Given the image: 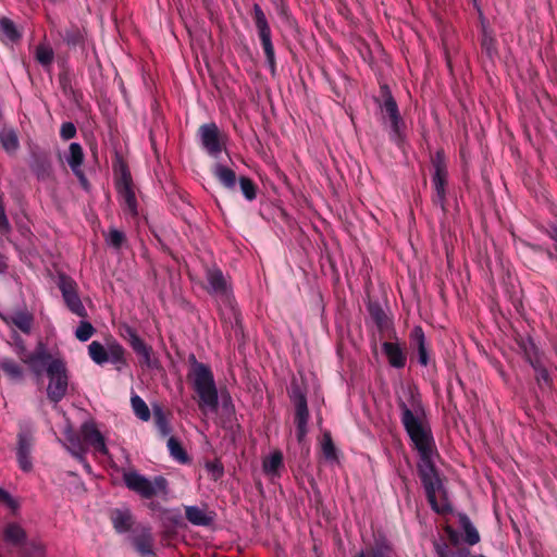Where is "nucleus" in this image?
<instances>
[{
	"instance_id": "4c0bfd02",
	"label": "nucleus",
	"mask_w": 557,
	"mask_h": 557,
	"mask_svg": "<svg viewBox=\"0 0 557 557\" xmlns=\"http://www.w3.org/2000/svg\"><path fill=\"white\" fill-rule=\"evenodd\" d=\"M2 371L13 383H22L24 380L23 368L13 360H2Z\"/></svg>"
},
{
	"instance_id": "a211bd4d",
	"label": "nucleus",
	"mask_w": 557,
	"mask_h": 557,
	"mask_svg": "<svg viewBox=\"0 0 557 557\" xmlns=\"http://www.w3.org/2000/svg\"><path fill=\"white\" fill-rule=\"evenodd\" d=\"M119 190L123 200L124 212L129 214L132 218H136L138 215L137 200L132 188L131 175L126 170L122 173V180L119 183Z\"/></svg>"
},
{
	"instance_id": "680f3d73",
	"label": "nucleus",
	"mask_w": 557,
	"mask_h": 557,
	"mask_svg": "<svg viewBox=\"0 0 557 557\" xmlns=\"http://www.w3.org/2000/svg\"><path fill=\"white\" fill-rule=\"evenodd\" d=\"M323 76L325 78V81L327 82L332 92L336 96V97H341V90L339 88L337 87V85L334 83V81L331 78V76L324 71L323 72Z\"/></svg>"
},
{
	"instance_id": "0e129e2a",
	"label": "nucleus",
	"mask_w": 557,
	"mask_h": 557,
	"mask_svg": "<svg viewBox=\"0 0 557 557\" xmlns=\"http://www.w3.org/2000/svg\"><path fill=\"white\" fill-rule=\"evenodd\" d=\"M169 517L168 519L173 522L174 524H178L181 522V515L178 512L168 511Z\"/></svg>"
},
{
	"instance_id": "6e6d98bb",
	"label": "nucleus",
	"mask_w": 557,
	"mask_h": 557,
	"mask_svg": "<svg viewBox=\"0 0 557 557\" xmlns=\"http://www.w3.org/2000/svg\"><path fill=\"white\" fill-rule=\"evenodd\" d=\"M543 234L549 237L554 242V253H557V225L554 223L548 224L545 227L540 228Z\"/></svg>"
},
{
	"instance_id": "393cba45",
	"label": "nucleus",
	"mask_w": 557,
	"mask_h": 557,
	"mask_svg": "<svg viewBox=\"0 0 557 557\" xmlns=\"http://www.w3.org/2000/svg\"><path fill=\"white\" fill-rule=\"evenodd\" d=\"M66 161L73 173L82 181V183H85L86 178L81 169L84 162V151L78 143L70 144Z\"/></svg>"
},
{
	"instance_id": "c9c22d12",
	"label": "nucleus",
	"mask_w": 557,
	"mask_h": 557,
	"mask_svg": "<svg viewBox=\"0 0 557 557\" xmlns=\"http://www.w3.org/2000/svg\"><path fill=\"white\" fill-rule=\"evenodd\" d=\"M434 549L437 557H469L470 550L466 547H451L446 542H435Z\"/></svg>"
},
{
	"instance_id": "c85d7f7f",
	"label": "nucleus",
	"mask_w": 557,
	"mask_h": 557,
	"mask_svg": "<svg viewBox=\"0 0 557 557\" xmlns=\"http://www.w3.org/2000/svg\"><path fill=\"white\" fill-rule=\"evenodd\" d=\"M152 416L154 426L158 431L159 436L162 438H165L168 436L170 437V434L172 433V428L169 419L170 413L166 412L161 405L154 404L152 406Z\"/></svg>"
},
{
	"instance_id": "864d4df0",
	"label": "nucleus",
	"mask_w": 557,
	"mask_h": 557,
	"mask_svg": "<svg viewBox=\"0 0 557 557\" xmlns=\"http://www.w3.org/2000/svg\"><path fill=\"white\" fill-rule=\"evenodd\" d=\"M76 126L72 122H64L60 128V137L63 140H70L76 136Z\"/></svg>"
},
{
	"instance_id": "72a5a7b5",
	"label": "nucleus",
	"mask_w": 557,
	"mask_h": 557,
	"mask_svg": "<svg viewBox=\"0 0 557 557\" xmlns=\"http://www.w3.org/2000/svg\"><path fill=\"white\" fill-rule=\"evenodd\" d=\"M30 168L39 180H47L51 176V162L47 156L35 154Z\"/></svg>"
},
{
	"instance_id": "412c9836",
	"label": "nucleus",
	"mask_w": 557,
	"mask_h": 557,
	"mask_svg": "<svg viewBox=\"0 0 557 557\" xmlns=\"http://www.w3.org/2000/svg\"><path fill=\"white\" fill-rule=\"evenodd\" d=\"M382 350L391 367L403 369L406 366L407 355L399 343L384 342L382 344Z\"/></svg>"
},
{
	"instance_id": "9d476101",
	"label": "nucleus",
	"mask_w": 557,
	"mask_h": 557,
	"mask_svg": "<svg viewBox=\"0 0 557 557\" xmlns=\"http://www.w3.org/2000/svg\"><path fill=\"white\" fill-rule=\"evenodd\" d=\"M198 137L202 149L211 157L218 158L225 150L224 135L215 123H206L199 126Z\"/></svg>"
},
{
	"instance_id": "3c124183",
	"label": "nucleus",
	"mask_w": 557,
	"mask_h": 557,
	"mask_svg": "<svg viewBox=\"0 0 557 557\" xmlns=\"http://www.w3.org/2000/svg\"><path fill=\"white\" fill-rule=\"evenodd\" d=\"M125 240H126V237L122 231H119L116 228H111L109 231L107 242L114 249H116V250L121 249V247L123 246Z\"/></svg>"
},
{
	"instance_id": "4be33fe9",
	"label": "nucleus",
	"mask_w": 557,
	"mask_h": 557,
	"mask_svg": "<svg viewBox=\"0 0 557 557\" xmlns=\"http://www.w3.org/2000/svg\"><path fill=\"white\" fill-rule=\"evenodd\" d=\"M354 557H393L392 547L385 537H375L372 544L367 545Z\"/></svg>"
},
{
	"instance_id": "bf43d9fd",
	"label": "nucleus",
	"mask_w": 557,
	"mask_h": 557,
	"mask_svg": "<svg viewBox=\"0 0 557 557\" xmlns=\"http://www.w3.org/2000/svg\"><path fill=\"white\" fill-rule=\"evenodd\" d=\"M207 468L213 473L215 479H219L223 475V467L219 463H208Z\"/></svg>"
},
{
	"instance_id": "69168bd1",
	"label": "nucleus",
	"mask_w": 557,
	"mask_h": 557,
	"mask_svg": "<svg viewBox=\"0 0 557 557\" xmlns=\"http://www.w3.org/2000/svg\"><path fill=\"white\" fill-rule=\"evenodd\" d=\"M9 228V221L4 214V212L2 211V235L8 231Z\"/></svg>"
},
{
	"instance_id": "052dcab7",
	"label": "nucleus",
	"mask_w": 557,
	"mask_h": 557,
	"mask_svg": "<svg viewBox=\"0 0 557 557\" xmlns=\"http://www.w3.org/2000/svg\"><path fill=\"white\" fill-rule=\"evenodd\" d=\"M12 341H13V344L15 345V347H16L17 354L21 355V354H24L26 351L24 342H23V339L18 335H16L14 333L12 335Z\"/></svg>"
},
{
	"instance_id": "603ef678",
	"label": "nucleus",
	"mask_w": 557,
	"mask_h": 557,
	"mask_svg": "<svg viewBox=\"0 0 557 557\" xmlns=\"http://www.w3.org/2000/svg\"><path fill=\"white\" fill-rule=\"evenodd\" d=\"M59 85L62 92L65 96H67L69 94H73V90L75 89L72 85L71 77L66 72H62L59 74Z\"/></svg>"
},
{
	"instance_id": "cd10ccee",
	"label": "nucleus",
	"mask_w": 557,
	"mask_h": 557,
	"mask_svg": "<svg viewBox=\"0 0 557 557\" xmlns=\"http://www.w3.org/2000/svg\"><path fill=\"white\" fill-rule=\"evenodd\" d=\"M110 520L114 530L121 534L128 532L134 524L133 515L129 509H113L110 513Z\"/></svg>"
},
{
	"instance_id": "7c9ffc66",
	"label": "nucleus",
	"mask_w": 557,
	"mask_h": 557,
	"mask_svg": "<svg viewBox=\"0 0 557 557\" xmlns=\"http://www.w3.org/2000/svg\"><path fill=\"white\" fill-rule=\"evenodd\" d=\"M458 520L460 528L465 533V543H467L470 546L476 545L481 541V536L478 529L474 527L468 515L459 512Z\"/></svg>"
},
{
	"instance_id": "13d9d810",
	"label": "nucleus",
	"mask_w": 557,
	"mask_h": 557,
	"mask_svg": "<svg viewBox=\"0 0 557 557\" xmlns=\"http://www.w3.org/2000/svg\"><path fill=\"white\" fill-rule=\"evenodd\" d=\"M124 338L127 341L128 345L132 347L133 338H141L137 332L131 327L126 326L123 334Z\"/></svg>"
},
{
	"instance_id": "20e7f679",
	"label": "nucleus",
	"mask_w": 557,
	"mask_h": 557,
	"mask_svg": "<svg viewBox=\"0 0 557 557\" xmlns=\"http://www.w3.org/2000/svg\"><path fill=\"white\" fill-rule=\"evenodd\" d=\"M35 433V424L32 421L23 420L18 422L14 453L17 466L23 472H30L34 468Z\"/></svg>"
},
{
	"instance_id": "c03bdc74",
	"label": "nucleus",
	"mask_w": 557,
	"mask_h": 557,
	"mask_svg": "<svg viewBox=\"0 0 557 557\" xmlns=\"http://www.w3.org/2000/svg\"><path fill=\"white\" fill-rule=\"evenodd\" d=\"M135 549L143 556H149L153 554L152 540L150 535H139L134 539Z\"/></svg>"
},
{
	"instance_id": "09e8293b",
	"label": "nucleus",
	"mask_w": 557,
	"mask_h": 557,
	"mask_svg": "<svg viewBox=\"0 0 557 557\" xmlns=\"http://www.w3.org/2000/svg\"><path fill=\"white\" fill-rule=\"evenodd\" d=\"M95 333V329L88 321H82L75 331V336L81 342L88 341Z\"/></svg>"
},
{
	"instance_id": "f704fd0d",
	"label": "nucleus",
	"mask_w": 557,
	"mask_h": 557,
	"mask_svg": "<svg viewBox=\"0 0 557 557\" xmlns=\"http://www.w3.org/2000/svg\"><path fill=\"white\" fill-rule=\"evenodd\" d=\"M283 467V454L281 450H274L262 462L263 472L270 476H278L280 469Z\"/></svg>"
},
{
	"instance_id": "39448f33",
	"label": "nucleus",
	"mask_w": 557,
	"mask_h": 557,
	"mask_svg": "<svg viewBox=\"0 0 557 557\" xmlns=\"http://www.w3.org/2000/svg\"><path fill=\"white\" fill-rule=\"evenodd\" d=\"M123 481L129 491L137 493L146 499H150L158 494L168 493L169 483L163 475H157L150 481L137 471H127L123 473Z\"/></svg>"
},
{
	"instance_id": "4468645a",
	"label": "nucleus",
	"mask_w": 557,
	"mask_h": 557,
	"mask_svg": "<svg viewBox=\"0 0 557 557\" xmlns=\"http://www.w3.org/2000/svg\"><path fill=\"white\" fill-rule=\"evenodd\" d=\"M410 345L417 351L418 362L422 367H435V359L432 355L430 344L426 341L423 329L416 325L409 335Z\"/></svg>"
},
{
	"instance_id": "de8ad7c7",
	"label": "nucleus",
	"mask_w": 557,
	"mask_h": 557,
	"mask_svg": "<svg viewBox=\"0 0 557 557\" xmlns=\"http://www.w3.org/2000/svg\"><path fill=\"white\" fill-rule=\"evenodd\" d=\"M2 507L7 508L10 515L14 517L20 510L21 503L17 498L11 496L9 492L2 490Z\"/></svg>"
},
{
	"instance_id": "0eeeda50",
	"label": "nucleus",
	"mask_w": 557,
	"mask_h": 557,
	"mask_svg": "<svg viewBox=\"0 0 557 557\" xmlns=\"http://www.w3.org/2000/svg\"><path fill=\"white\" fill-rule=\"evenodd\" d=\"M252 18L258 32V37L261 42L262 50L272 76L276 74V58L275 50L272 42V32L262 8L255 3L252 7Z\"/></svg>"
},
{
	"instance_id": "338daca9",
	"label": "nucleus",
	"mask_w": 557,
	"mask_h": 557,
	"mask_svg": "<svg viewBox=\"0 0 557 557\" xmlns=\"http://www.w3.org/2000/svg\"><path fill=\"white\" fill-rule=\"evenodd\" d=\"M548 260L552 262H557V253H549L548 252Z\"/></svg>"
},
{
	"instance_id": "ea45409f",
	"label": "nucleus",
	"mask_w": 557,
	"mask_h": 557,
	"mask_svg": "<svg viewBox=\"0 0 557 557\" xmlns=\"http://www.w3.org/2000/svg\"><path fill=\"white\" fill-rule=\"evenodd\" d=\"M20 148L17 134L14 129L2 131V149L7 153L13 156Z\"/></svg>"
},
{
	"instance_id": "2eb2a0df",
	"label": "nucleus",
	"mask_w": 557,
	"mask_h": 557,
	"mask_svg": "<svg viewBox=\"0 0 557 557\" xmlns=\"http://www.w3.org/2000/svg\"><path fill=\"white\" fill-rule=\"evenodd\" d=\"M79 429L86 449L91 447L96 453H99L103 456L109 455V449L106 445L104 436L98 430L95 421H85Z\"/></svg>"
},
{
	"instance_id": "473e14b6",
	"label": "nucleus",
	"mask_w": 557,
	"mask_h": 557,
	"mask_svg": "<svg viewBox=\"0 0 557 557\" xmlns=\"http://www.w3.org/2000/svg\"><path fill=\"white\" fill-rule=\"evenodd\" d=\"M35 60L44 67L50 69L54 60V51L49 44L40 42L34 51Z\"/></svg>"
},
{
	"instance_id": "774afa93",
	"label": "nucleus",
	"mask_w": 557,
	"mask_h": 557,
	"mask_svg": "<svg viewBox=\"0 0 557 557\" xmlns=\"http://www.w3.org/2000/svg\"><path fill=\"white\" fill-rule=\"evenodd\" d=\"M338 74L345 82H348V77L344 73L339 72Z\"/></svg>"
},
{
	"instance_id": "58836bf2",
	"label": "nucleus",
	"mask_w": 557,
	"mask_h": 557,
	"mask_svg": "<svg viewBox=\"0 0 557 557\" xmlns=\"http://www.w3.org/2000/svg\"><path fill=\"white\" fill-rule=\"evenodd\" d=\"M535 371V381L540 389L543 392L550 391L553 387V379L550 377L545 363L537 364L533 367Z\"/></svg>"
},
{
	"instance_id": "49530a36",
	"label": "nucleus",
	"mask_w": 557,
	"mask_h": 557,
	"mask_svg": "<svg viewBox=\"0 0 557 557\" xmlns=\"http://www.w3.org/2000/svg\"><path fill=\"white\" fill-rule=\"evenodd\" d=\"M109 361L112 363H125V349L119 343H113L108 348Z\"/></svg>"
},
{
	"instance_id": "f3484780",
	"label": "nucleus",
	"mask_w": 557,
	"mask_h": 557,
	"mask_svg": "<svg viewBox=\"0 0 557 557\" xmlns=\"http://www.w3.org/2000/svg\"><path fill=\"white\" fill-rule=\"evenodd\" d=\"M132 349L138 358L139 366L143 369L158 370L161 364L152 348L143 338H133Z\"/></svg>"
},
{
	"instance_id": "e2e57ef3",
	"label": "nucleus",
	"mask_w": 557,
	"mask_h": 557,
	"mask_svg": "<svg viewBox=\"0 0 557 557\" xmlns=\"http://www.w3.org/2000/svg\"><path fill=\"white\" fill-rule=\"evenodd\" d=\"M66 97L74 103L79 104L81 100L83 99V94L74 89L73 94H69Z\"/></svg>"
},
{
	"instance_id": "37998d69",
	"label": "nucleus",
	"mask_w": 557,
	"mask_h": 557,
	"mask_svg": "<svg viewBox=\"0 0 557 557\" xmlns=\"http://www.w3.org/2000/svg\"><path fill=\"white\" fill-rule=\"evenodd\" d=\"M238 183L240 187V191L246 200L253 201L257 198L258 186L256 183L248 176H239Z\"/></svg>"
},
{
	"instance_id": "6e6552de",
	"label": "nucleus",
	"mask_w": 557,
	"mask_h": 557,
	"mask_svg": "<svg viewBox=\"0 0 557 557\" xmlns=\"http://www.w3.org/2000/svg\"><path fill=\"white\" fill-rule=\"evenodd\" d=\"M49 384L47 397L51 403L58 404L66 394L69 379L67 370L63 360L54 359L47 367Z\"/></svg>"
},
{
	"instance_id": "1a4fd4ad",
	"label": "nucleus",
	"mask_w": 557,
	"mask_h": 557,
	"mask_svg": "<svg viewBox=\"0 0 557 557\" xmlns=\"http://www.w3.org/2000/svg\"><path fill=\"white\" fill-rule=\"evenodd\" d=\"M57 285L62 294V298L65 302L66 308L75 315L79 318L87 317V310L85 309L79 294L77 283L65 273L58 275Z\"/></svg>"
},
{
	"instance_id": "a18cd8bd",
	"label": "nucleus",
	"mask_w": 557,
	"mask_h": 557,
	"mask_svg": "<svg viewBox=\"0 0 557 557\" xmlns=\"http://www.w3.org/2000/svg\"><path fill=\"white\" fill-rule=\"evenodd\" d=\"M322 453L326 460L336 461L338 459L337 449L330 433L323 435Z\"/></svg>"
},
{
	"instance_id": "e433bc0d",
	"label": "nucleus",
	"mask_w": 557,
	"mask_h": 557,
	"mask_svg": "<svg viewBox=\"0 0 557 557\" xmlns=\"http://www.w3.org/2000/svg\"><path fill=\"white\" fill-rule=\"evenodd\" d=\"M170 456L181 463H187L189 461V457L186 450L183 448L181 442L174 437L170 436L166 443Z\"/></svg>"
},
{
	"instance_id": "f257e3e1",
	"label": "nucleus",
	"mask_w": 557,
	"mask_h": 557,
	"mask_svg": "<svg viewBox=\"0 0 557 557\" xmlns=\"http://www.w3.org/2000/svg\"><path fill=\"white\" fill-rule=\"evenodd\" d=\"M405 395L406 399L397 398V406L400 410L401 424L419 454L417 471L428 503L438 515L451 513L453 506L434 462V457H438L434 436L428 422L421 418L424 416L421 395L416 387L411 386L405 391Z\"/></svg>"
},
{
	"instance_id": "9b49d317",
	"label": "nucleus",
	"mask_w": 557,
	"mask_h": 557,
	"mask_svg": "<svg viewBox=\"0 0 557 557\" xmlns=\"http://www.w3.org/2000/svg\"><path fill=\"white\" fill-rule=\"evenodd\" d=\"M290 399L295 406L294 422L296 424V437L300 443L308 433L309 410L307 397L298 385H293Z\"/></svg>"
},
{
	"instance_id": "8fccbe9b",
	"label": "nucleus",
	"mask_w": 557,
	"mask_h": 557,
	"mask_svg": "<svg viewBox=\"0 0 557 557\" xmlns=\"http://www.w3.org/2000/svg\"><path fill=\"white\" fill-rule=\"evenodd\" d=\"M62 38L69 46H72V47H76L77 45L82 44V41H83V36H82L79 29L76 27H71V28L65 29L64 33L62 34Z\"/></svg>"
},
{
	"instance_id": "a878e982",
	"label": "nucleus",
	"mask_w": 557,
	"mask_h": 557,
	"mask_svg": "<svg viewBox=\"0 0 557 557\" xmlns=\"http://www.w3.org/2000/svg\"><path fill=\"white\" fill-rule=\"evenodd\" d=\"M518 346L523 354L525 361L533 368L537 364L543 363V354L535 345V343L530 338H520L518 342Z\"/></svg>"
},
{
	"instance_id": "f03ea898",
	"label": "nucleus",
	"mask_w": 557,
	"mask_h": 557,
	"mask_svg": "<svg viewBox=\"0 0 557 557\" xmlns=\"http://www.w3.org/2000/svg\"><path fill=\"white\" fill-rule=\"evenodd\" d=\"M190 369L187 373V381L197 394V405L201 413L216 412L219 408V393L211 368L199 362L195 355H189Z\"/></svg>"
},
{
	"instance_id": "6ab92c4d",
	"label": "nucleus",
	"mask_w": 557,
	"mask_h": 557,
	"mask_svg": "<svg viewBox=\"0 0 557 557\" xmlns=\"http://www.w3.org/2000/svg\"><path fill=\"white\" fill-rule=\"evenodd\" d=\"M481 36L480 45L482 51L488 59H493L497 54V40L495 39L494 32L490 27L488 22L480 12Z\"/></svg>"
},
{
	"instance_id": "5701e85b",
	"label": "nucleus",
	"mask_w": 557,
	"mask_h": 557,
	"mask_svg": "<svg viewBox=\"0 0 557 557\" xmlns=\"http://www.w3.org/2000/svg\"><path fill=\"white\" fill-rule=\"evenodd\" d=\"M211 173L225 189L235 190L238 178L231 168L216 162L212 165Z\"/></svg>"
},
{
	"instance_id": "b1692460",
	"label": "nucleus",
	"mask_w": 557,
	"mask_h": 557,
	"mask_svg": "<svg viewBox=\"0 0 557 557\" xmlns=\"http://www.w3.org/2000/svg\"><path fill=\"white\" fill-rule=\"evenodd\" d=\"M368 311L381 334L393 330L391 319L379 302L370 301L368 304Z\"/></svg>"
},
{
	"instance_id": "7ed1b4c3",
	"label": "nucleus",
	"mask_w": 557,
	"mask_h": 557,
	"mask_svg": "<svg viewBox=\"0 0 557 557\" xmlns=\"http://www.w3.org/2000/svg\"><path fill=\"white\" fill-rule=\"evenodd\" d=\"M432 173V202L441 208L444 214L447 212V186H448V168L447 160L443 149H438L431 154Z\"/></svg>"
},
{
	"instance_id": "79ce46f5",
	"label": "nucleus",
	"mask_w": 557,
	"mask_h": 557,
	"mask_svg": "<svg viewBox=\"0 0 557 557\" xmlns=\"http://www.w3.org/2000/svg\"><path fill=\"white\" fill-rule=\"evenodd\" d=\"M88 354L91 360L97 364H103L104 362L109 361L108 350L101 343L97 341H94L89 344Z\"/></svg>"
},
{
	"instance_id": "a19ab883",
	"label": "nucleus",
	"mask_w": 557,
	"mask_h": 557,
	"mask_svg": "<svg viewBox=\"0 0 557 557\" xmlns=\"http://www.w3.org/2000/svg\"><path fill=\"white\" fill-rule=\"evenodd\" d=\"M131 404L133 411L138 419L145 422L149 421L151 418L150 409L140 396L136 394L133 395L131 397Z\"/></svg>"
},
{
	"instance_id": "f8f14e48",
	"label": "nucleus",
	"mask_w": 557,
	"mask_h": 557,
	"mask_svg": "<svg viewBox=\"0 0 557 557\" xmlns=\"http://www.w3.org/2000/svg\"><path fill=\"white\" fill-rule=\"evenodd\" d=\"M206 278L208 282V293L219 297L226 305L232 306V290L221 269L218 267L208 268L206 270Z\"/></svg>"
},
{
	"instance_id": "4d7b16f0",
	"label": "nucleus",
	"mask_w": 557,
	"mask_h": 557,
	"mask_svg": "<svg viewBox=\"0 0 557 557\" xmlns=\"http://www.w3.org/2000/svg\"><path fill=\"white\" fill-rule=\"evenodd\" d=\"M524 246L527 248H529L534 253H544L547 258H548V252L549 253H554V249L553 248H548V247H546L544 245H539V244L525 242Z\"/></svg>"
},
{
	"instance_id": "dca6fc26",
	"label": "nucleus",
	"mask_w": 557,
	"mask_h": 557,
	"mask_svg": "<svg viewBox=\"0 0 557 557\" xmlns=\"http://www.w3.org/2000/svg\"><path fill=\"white\" fill-rule=\"evenodd\" d=\"M2 321L13 331L17 329L23 334L29 335L34 326V314L26 308H18L7 315L2 314Z\"/></svg>"
},
{
	"instance_id": "bb28decb",
	"label": "nucleus",
	"mask_w": 557,
	"mask_h": 557,
	"mask_svg": "<svg viewBox=\"0 0 557 557\" xmlns=\"http://www.w3.org/2000/svg\"><path fill=\"white\" fill-rule=\"evenodd\" d=\"M24 34V27L17 25L12 20L2 16V41L5 45H17L21 42Z\"/></svg>"
},
{
	"instance_id": "aec40b11",
	"label": "nucleus",
	"mask_w": 557,
	"mask_h": 557,
	"mask_svg": "<svg viewBox=\"0 0 557 557\" xmlns=\"http://www.w3.org/2000/svg\"><path fill=\"white\" fill-rule=\"evenodd\" d=\"M184 508L185 517L193 525L210 527L214 521L215 513L209 511L206 506L203 508L198 506H184Z\"/></svg>"
},
{
	"instance_id": "ddd939ff",
	"label": "nucleus",
	"mask_w": 557,
	"mask_h": 557,
	"mask_svg": "<svg viewBox=\"0 0 557 557\" xmlns=\"http://www.w3.org/2000/svg\"><path fill=\"white\" fill-rule=\"evenodd\" d=\"M2 542L14 547L22 557H28L34 545L28 541L26 531L17 523H8L2 530Z\"/></svg>"
},
{
	"instance_id": "5fc2aeb1",
	"label": "nucleus",
	"mask_w": 557,
	"mask_h": 557,
	"mask_svg": "<svg viewBox=\"0 0 557 557\" xmlns=\"http://www.w3.org/2000/svg\"><path fill=\"white\" fill-rule=\"evenodd\" d=\"M444 532L448 539V543H447L448 545H450L451 547H461L460 546V535L457 530H455L450 525H445Z\"/></svg>"
},
{
	"instance_id": "c756f323",
	"label": "nucleus",
	"mask_w": 557,
	"mask_h": 557,
	"mask_svg": "<svg viewBox=\"0 0 557 557\" xmlns=\"http://www.w3.org/2000/svg\"><path fill=\"white\" fill-rule=\"evenodd\" d=\"M22 360L25 363H28L34 372L40 373L39 366H48L53 359L51 355L45 349L44 345L40 343L37 347V349L27 355L26 357H22Z\"/></svg>"
},
{
	"instance_id": "423d86ee",
	"label": "nucleus",
	"mask_w": 557,
	"mask_h": 557,
	"mask_svg": "<svg viewBox=\"0 0 557 557\" xmlns=\"http://www.w3.org/2000/svg\"><path fill=\"white\" fill-rule=\"evenodd\" d=\"M381 94L383 97V101L380 104L384 116L389 120V139L398 147H400L405 141V122L399 113V109L396 100L394 99L389 88L385 85L381 87Z\"/></svg>"
},
{
	"instance_id": "2f4dec72",
	"label": "nucleus",
	"mask_w": 557,
	"mask_h": 557,
	"mask_svg": "<svg viewBox=\"0 0 557 557\" xmlns=\"http://www.w3.org/2000/svg\"><path fill=\"white\" fill-rule=\"evenodd\" d=\"M65 438L69 443L67 449L78 460H84L86 447L84 446L82 434L75 433L72 430L65 432Z\"/></svg>"
}]
</instances>
